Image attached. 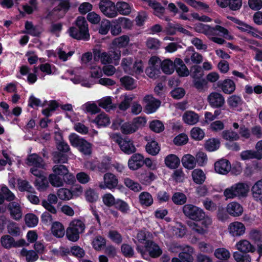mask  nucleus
<instances>
[{
	"label": "nucleus",
	"mask_w": 262,
	"mask_h": 262,
	"mask_svg": "<svg viewBox=\"0 0 262 262\" xmlns=\"http://www.w3.org/2000/svg\"><path fill=\"white\" fill-rule=\"evenodd\" d=\"M8 207L10 211V215L13 219L19 220L21 217V211L17 203L11 202L9 203Z\"/></svg>",
	"instance_id": "23"
},
{
	"label": "nucleus",
	"mask_w": 262,
	"mask_h": 262,
	"mask_svg": "<svg viewBox=\"0 0 262 262\" xmlns=\"http://www.w3.org/2000/svg\"><path fill=\"white\" fill-rule=\"evenodd\" d=\"M215 256L219 259H228L230 256L228 250L225 248H218L214 252Z\"/></svg>",
	"instance_id": "62"
},
{
	"label": "nucleus",
	"mask_w": 262,
	"mask_h": 262,
	"mask_svg": "<svg viewBox=\"0 0 262 262\" xmlns=\"http://www.w3.org/2000/svg\"><path fill=\"white\" fill-rule=\"evenodd\" d=\"M112 140L117 143L121 150L126 154L130 155L136 152L137 149L133 140L128 137L123 138L120 133H111L110 134Z\"/></svg>",
	"instance_id": "5"
},
{
	"label": "nucleus",
	"mask_w": 262,
	"mask_h": 262,
	"mask_svg": "<svg viewBox=\"0 0 262 262\" xmlns=\"http://www.w3.org/2000/svg\"><path fill=\"white\" fill-rule=\"evenodd\" d=\"M235 23L238 25L237 28L242 31L246 32L249 34H251L254 37L258 36L256 34V33L258 32V31L255 29L252 26H250L238 19H236Z\"/></svg>",
	"instance_id": "29"
},
{
	"label": "nucleus",
	"mask_w": 262,
	"mask_h": 262,
	"mask_svg": "<svg viewBox=\"0 0 262 262\" xmlns=\"http://www.w3.org/2000/svg\"><path fill=\"white\" fill-rule=\"evenodd\" d=\"M181 161L183 166L188 169H192L196 166L195 159L190 154H186L183 156Z\"/></svg>",
	"instance_id": "27"
},
{
	"label": "nucleus",
	"mask_w": 262,
	"mask_h": 262,
	"mask_svg": "<svg viewBox=\"0 0 262 262\" xmlns=\"http://www.w3.org/2000/svg\"><path fill=\"white\" fill-rule=\"evenodd\" d=\"M49 181L51 184L54 187H60L63 186V177L54 173L49 176Z\"/></svg>",
	"instance_id": "47"
},
{
	"label": "nucleus",
	"mask_w": 262,
	"mask_h": 262,
	"mask_svg": "<svg viewBox=\"0 0 262 262\" xmlns=\"http://www.w3.org/2000/svg\"><path fill=\"white\" fill-rule=\"evenodd\" d=\"M233 257L236 262H250L251 257L246 253H240L236 251L233 253Z\"/></svg>",
	"instance_id": "59"
},
{
	"label": "nucleus",
	"mask_w": 262,
	"mask_h": 262,
	"mask_svg": "<svg viewBox=\"0 0 262 262\" xmlns=\"http://www.w3.org/2000/svg\"><path fill=\"white\" fill-rule=\"evenodd\" d=\"M99 106L105 109L107 112L115 108L112 103V99L110 97H104L98 101Z\"/></svg>",
	"instance_id": "55"
},
{
	"label": "nucleus",
	"mask_w": 262,
	"mask_h": 262,
	"mask_svg": "<svg viewBox=\"0 0 262 262\" xmlns=\"http://www.w3.org/2000/svg\"><path fill=\"white\" fill-rule=\"evenodd\" d=\"M143 156L140 154H133L128 161V166L130 170H136L143 166Z\"/></svg>",
	"instance_id": "14"
},
{
	"label": "nucleus",
	"mask_w": 262,
	"mask_h": 262,
	"mask_svg": "<svg viewBox=\"0 0 262 262\" xmlns=\"http://www.w3.org/2000/svg\"><path fill=\"white\" fill-rule=\"evenodd\" d=\"M121 85L126 90H131L136 88L137 84L135 80L128 76H125L120 79Z\"/></svg>",
	"instance_id": "34"
},
{
	"label": "nucleus",
	"mask_w": 262,
	"mask_h": 262,
	"mask_svg": "<svg viewBox=\"0 0 262 262\" xmlns=\"http://www.w3.org/2000/svg\"><path fill=\"white\" fill-rule=\"evenodd\" d=\"M51 231L53 234L57 237H62L65 233L63 225L59 222H55L53 223Z\"/></svg>",
	"instance_id": "33"
},
{
	"label": "nucleus",
	"mask_w": 262,
	"mask_h": 262,
	"mask_svg": "<svg viewBox=\"0 0 262 262\" xmlns=\"http://www.w3.org/2000/svg\"><path fill=\"white\" fill-rule=\"evenodd\" d=\"M137 252L141 254L142 257L147 260L149 257L156 258L162 254V250L154 241L148 239L145 243L144 246L137 245Z\"/></svg>",
	"instance_id": "3"
},
{
	"label": "nucleus",
	"mask_w": 262,
	"mask_h": 262,
	"mask_svg": "<svg viewBox=\"0 0 262 262\" xmlns=\"http://www.w3.org/2000/svg\"><path fill=\"white\" fill-rule=\"evenodd\" d=\"M90 168L92 170L97 169L99 172L104 173L110 168V164L106 161H102L101 163H99L97 166H94L92 164Z\"/></svg>",
	"instance_id": "60"
},
{
	"label": "nucleus",
	"mask_w": 262,
	"mask_h": 262,
	"mask_svg": "<svg viewBox=\"0 0 262 262\" xmlns=\"http://www.w3.org/2000/svg\"><path fill=\"white\" fill-rule=\"evenodd\" d=\"M129 40V39L127 36L123 35L115 38L113 41V44L118 48H122L128 45Z\"/></svg>",
	"instance_id": "58"
},
{
	"label": "nucleus",
	"mask_w": 262,
	"mask_h": 262,
	"mask_svg": "<svg viewBox=\"0 0 262 262\" xmlns=\"http://www.w3.org/2000/svg\"><path fill=\"white\" fill-rule=\"evenodd\" d=\"M77 148L84 155L89 156L92 154V144L84 139Z\"/></svg>",
	"instance_id": "50"
},
{
	"label": "nucleus",
	"mask_w": 262,
	"mask_h": 262,
	"mask_svg": "<svg viewBox=\"0 0 262 262\" xmlns=\"http://www.w3.org/2000/svg\"><path fill=\"white\" fill-rule=\"evenodd\" d=\"M184 60L187 64L190 62V61H191L193 63L199 64L203 61V56L200 53L192 50L190 58L186 57Z\"/></svg>",
	"instance_id": "52"
},
{
	"label": "nucleus",
	"mask_w": 262,
	"mask_h": 262,
	"mask_svg": "<svg viewBox=\"0 0 262 262\" xmlns=\"http://www.w3.org/2000/svg\"><path fill=\"white\" fill-rule=\"evenodd\" d=\"M217 85L224 93L227 94H232L235 90V83L233 80L229 79L223 81H219Z\"/></svg>",
	"instance_id": "18"
},
{
	"label": "nucleus",
	"mask_w": 262,
	"mask_h": 262,
	"mask_svg": "<svg viewBox=\"0 0 262 262\" xmlns=\"http://www.w3.org/2000/svg\"><path fill=\"white\" fill-rule=\"evenodd\" d=\"M194 249L190 246H186L184 247L182 251L178 254V257L183 261V262H193L194 258L193 254Z\"/></svg>",
	"instance_id": "17"
},
{
	"label": "nucleus",
	"mask_w": 262,
	"mask_h": 262,
	"mask_svg": "<svg viewBox=\"0 0 262 262\" xmlns=\"http://www.w3.org/2000/svg\"><path fill=\"white\" fill-rule=\"evenodd\" d=\"M131 126L129 122H123L121 118H116L113 120L111 128L113 130L121 129V131H129Z\"/></svg>",
	"instance_id": "24"
},
{
	"label": "nucleus",
	"mask_w": 262,
	"mask_h": 262,
	"mask_svg": "<svg viewBox=\"0 0 262 262\" xmlns=\"http://www.w3.org/2000/svg\"><path fill=\"white\" fill-rule=\"evenodd\" d=\"M183 119L186 123L193 125L198 122L199 116L193 112L188 111L183 115Z\"/></svg>",
	"instance_id": "32"
},
{
	"label": "nucleus",
	"mask_w": 262,
	"mask_h": 262,
	"mask_svg": "<svg viewBox=\"0 0 262 262\" xmlns=\"http://www.w3.org/2000/svg\"><path fill=\"white\" fill-rule=\"evenodd\" d=\"M133 63V59L131 57H126L122 59L121 65L125 73L129 74L131 72Z\"/></svg>",
	"instance_id": "63"
},
{
	"label": "nucleus",
	"mask_w": 262,
	"mask_h": 262,
	"mask_svg": "<svg viewBox=\"0 0 262 262\" xmlns=\"http://www.w3.org/2000/svg\"><path fill=\"white\" fill-rule=\"evenodd\" d=\"M215 35L221 36L228 40H232L233 39V36H232L229 31L225 28L222 27L219 25H216L215 26Z\"/></svg>",
	"instance_id": "45"
},
{
	"label": "nucleus",
	"mask_w": 262,
	"mask_h": 262,
	"mask_svg": "<svg viewBox=\"0 0 262 262\" xmlns=\"http://www.w3.org/2000/svg\"><path fill=\"white\" fill-rule=\"evenodd\" d=\"M104 184H100L99 187L101 189L108 188L113 189L116 188L118 184L117 177L112 173L106 172L103 176Z\"/></svg>",
	"instance_id": "9"
},
{
	"label": "nucleus",
	"mask_w": 262,
	"mask_h": 262,
	"mask_svg": "<svg viewBox=\"0 0 262 262\" xmlns=\"http://www.w3.org/2000/svg\"><path fill=\"white\" fill-rule=\"evenodd\" d=\"M71 255L78 258H81L84 257L85 251L83 248L79 246H74L70 248Z\"/></svg>",
	"instance_id": "64"
},
{
	"label": "nucleus",
	"mask_w": 262,
	"mask_h": 262,
	"mask_svg": "<svg viewBox=\"0 0 262 262\" xmlns=\"http://www.w3.org/2000/svg\"><path fill=\"white\" fill-rule=\"evenodd\" d=\"M144 100L146 103L145 110L148 114H151L156 112L161 105L160 101L151 95L146 96L144 98Z\"/></svg>",
	"instance_id": "12"
},
{
	"label": "nucleus",
	"mask_w": 262,
	"mask_h": 262,
	"mask_svg": "<svg viewBox=\"0 0 262 262\" xmlns=\"http://www.w3.org/2000/svg\"><path fill=\"white\" fill-rule=\"evenodd\" d=\"M69 35L77 40H88L90 38L88 24L83 16H78L75 20L73 26L68 30Z\"/></svg>",
	"instance_id": "2"
},
{
	"label": "nucleus",
	"mask_w": 262,
	"mask_h": 262,
	"mask_svg": "<svg viewBox=\"0 0 262 262\" xmlns=\"http://www.w3.org/2000/svg\"><path fill=\"white\" fill-rule=\"evenodd\" d=\"M251 191L254 200L262 202V178L253 185Z\"/></svg>",
	"instance_id": "21"
},
{
	"label": "nucleus",
	"mask_w": 262,
	"mask_h": 262,
	"mask_svg": "<svg viewBox=\"0 0 262 262\" xmlns=\"http://www.w3.org/2000/svg\"><path fill=\"white\" fill-rule=\"evenodd\" d=\"M58 197L62 200H69L72 198L74 191L66 188H60L57 193Z\"/></svg>",
	"instance_id": "42"
},
{
	"label": "nucleus",
	"mask_w": 262,
	"mask_h": 262,
	"mask_svg": "<svg viewBox=\"0 0 262 262\" xmlns=\"http://www.w3.org/2000/svg\"><path fill=\"white\" fill-rule=\"evenodd\" d=\"M220 141L218 139L212 138L208 140L205 144V149L210 152L214 151L219 148Z\"/></svg>",
	"instance_id": "38"
},
{
	"label": "nucleus",
	"mask_w": 262,
	"mask_h": 262,
	"mask_svg": "<svg viewBox=\"0 0 262 262\" xmlns=\"http://www.w3.org/2000/svg\"><path fill=\"white\" fill-rule=\"evenodd\" d=\"M146 120L145 117H137L133 120L132 124H130L129 131H135L138 129H141L146 124Z\"/></svg>",
	"instance_id": "35"
},
{
	"label": "nucleus",
	"mask_w": 262,
	"mask_h": 262,
	"mask_svg": "<svg viewBox=\"0 0 262 262\" xmlns=\"http://www.w3.org/2000/svg\"><path fill=\"white\" fill-rule=\"evenodd\" d=\"M113 206L123 214L127 213L129 210V206L127 203L120 199H116Z\"/></svg>",
	"instance_id": "40"
},
{
	"label": "nucleus",
	"mask_w": 262,
	"mask_h": 262,
	"mask_svg": "<svg viewBox=\"0 0 262 262\" xmlns=\"http://www.w3.org/2000/svg\"><path fill=\"white\" fill-rule=\"evenodd\" d=\"M114 23L119 24L121 27L126 29H131L133 27L132 21L128 18L121 17L115 19Z\"/></svg>",
	"instance_id": "56"
},
{
	"label": "nucleus",
	"mask_w": 262,
	"mask_h": 262,
	"mask_svg": "<svg viewBox=\"0 0 262 262\" xmlns=\"http://www.w3.org/2000/svg\"><path fill=\"white\" fill-rule=\"evenodd\" d=\"M99 8L102 14L106 17L113 18L118 15L116 10V5L110 0H100L98 4Z\"/></svg>",
	"instance_id": "6"
},
{
	"label": "nucleus",
	"mask_w": 262,
	"mask_h": 262,
	"mask_svg": "<svg viewBox=\"0 0 262 262\" xmlns=\"http://www.w3.org/2000/svg\"><path fill=\"white\" fill-rule=\"evenodd\" d=\"M1 243L2 246L6 249L21 247L26 245V241L24 239H20L15 242L14 238L9 235L2 236Z\"/></svg>",
	"instance_id": "8"
},
{
	"label": "nucleus",
	"mask_w": 262,
	"mask_h": 262,
	"mask_svg": "<svg viewBox=\"0 0 262 262\" xmlns=\"http://www.w3.org/2000/svg\"><path fill=\"white\" fill-rule=\"evenodd\" d=\"M124 185L130 190L134 192H139L142 189V186L137 182H135L129 178L124 179Z\"/></svg>",
	"instance_id": "39"
},
{
	"label": "nucleus",
	"mask_w": 262,
	"mask_h": 262,
	"mask_svg": "<svg viewBox=\"0 0 262 262\" xmlns=\"http://www.w3.org/2000/svg\"><path fill=\"white\" fill-rule=\"evenodd\" d=\"M146 45L148 49L151 51H156L160 48L161 42L157 38L149 37L146 41Z\"/></svg>",
	"instance_id": "51"
},
{
	"label": "nucleus",
	"mask_w": 262,
	"mask_h": 262,
	"mask_svg": "<svg viewBox=\"0 0 262 262\" xmlns=\"http://www.w3.org/2000/svg\"><path fill=\"white\" fill-rule=\"evenodd\" d=\"M245 226L241 222H234L230 223L228 227V231L232 236L237 237L243 235L245 232Z\"/></svg>",
	"instance_id": "13"
},
{
	"label": "nucleus",
	"mask_w": 262,
	"mask_h": 262,
	"mask_svg": "<svg viewBox=\"0 0 262 262\" xmlns=\"http://www.w3.org/2000/svg\"><path fill=\"white\" fill-rule=\"evenodd\" d=\"M171 200L174 204L178 205H184L187 201L186 195L180 192H177L173 194Z\"/></svg>",
	"instance_id": "48"
},
{
	"label": "nucleus",
	"mask_w": 262,
	"mask_h": 262,
	"mask_svg": "<svg viewBox=\"0 0 262 262\" xmlns=\"http://www.w3.org/2000/svg\"><path fill=\"white\" fill-rule=\"evenodd\" d=\"M183 212L188 219L198 222L194 224L193 230L201 235H204L207 231L208 226L212 223L211 219L206 215L201 208L191 204L183 206Z\"/></svg>",
	"instance_id": "1"
},
{
	"label": "nucleus",
	"mask_w": 262,
	"mask_h": 262,
	"mask_svg": "<svg viewBox=\"0 0 262 262\" xmlns=\"http://www.w3.org/2000/svg\"><path fill=\"white\" fill-rule=\"evenodd\" d=\"M27 164L29 166L45 168L46 164L43 159L36 154H31L27 158Z\"/></svg>",
	"instance_id": "16"
},
{
	"label": "nucleus",
	"mask_w": 262,
	"mask_h": 262,
	"mask_svg": "<svg viewBox=\"0 0 262 262\" xmlns=\"http://www.w3.org/2000/svg\"><path fill=\"white\" fill-rule=\"evenodd\" d=\"M231 164L229 160L222 159L214 163V170L220 174H226L231 169Z\"/></svg>",
	"instance_id": "15"
},
{
	"label": "nucleus",
	"mask_w": 262,
	"mask_h": 262,
	"mask_svg": "<svg viewBox=\"0 0 262 262\" xmlns=\"http://www.w3.org/2000/svg\"><path fill=\"white\" fill-rule=\"evenodd\" d=\"M149 6L153 9L155 15L162 18L165 12V9L162 6L161 4L156 1H153L152 3H149Z\"/></svg>",
	"instance_id": "41"
},
{
	"label": "nucleus",
	"mask_w": 262,
	"mask_h": 262,
	"mask_svg": "<svg viewBox=\"0 0 262 262\" xmlns=\"http://www.w3.org/2000/svg\"><path fill=\"white\" fill-rule=\"evenodd\" d=\"M227 211L233 216H239L243 212V207L238 203L233 202L228 204L227 207Z\"/></svg>",
	"instance_id": "20"
},
{
	"label": "nucleus",
	"mask_w": 262,
	"mask_h": 262,
	"mask_svg": "<svg viewBox=\"0 0 262 262\" xmlns=\"http://www.w3.org/2000/svg\"><path fill=\"white\" fill-rule=\"evenodd\" d=\"M82 110L91 114H96L100 112V109L94 103L87 102L82 105Z\"/></svg>",
	"instance_id": "53"
},
{
	"label": "nucleus",
	"mask_w": 262,
	"mask_h": 262,
	"mask_svg": "<svg viewBox=\"0 0 262 262\" xmlns=\"http://www.w3.org/2000/svg\"><path fill=\"white\" fill-rule=\"evenodd\" d=\"M192 177L194 182L197 184H202L206 179V176L202 169H195L192 172Z\"/></svg>",
	"instance_id": "36"
},
{
	"label": "nucleus",
	"mask_w": 262,
	"mask_h": 262,
	"mask_svg": "<svg viewBox=\"0 0 262 262\" xmlns=\"http://www.w3.org/2000/svg\"><path fill=\"white\" fill-rule=\"evenodd\" d=\"M199 31L207 35H215V27H212L208 25L200 23L197 27Z\"/></svg>",
	"instance_id": "44"
},
{
	"label": "nucleus",
	"mask_w": 262,
	"mask_h": 262,
	"mask_svg": "<svg viewBox=\"0 0 262 262\" xmlns=\"http://www.w3.org/2000/svg\"><path fill=\"white\" fill-rule=\"evenodd\" d=\"M180 162L179 158L174 154H169L164 159L166 166L171 169L177 168L180 166Z\"/></svg>",
	"instance_id": "19"
},
{
	"label": "nucleus",
	"mask_w": 262,
	"mask_h": 262,
	"mask_svg": "<svg viewBox=\"0 0 262 262\" xmlns=\"http://www.w3.org/2000/svg\"><path fill=\"white\" fill-rule=\"evenodd\" d=\"M85 196L86 200L90 203H94L97 201L98 195L95 190L92 188H89L85 192Z\"/></svg>",
	"instance_id": "61"
},
{
	"label": "nucleus",
	"mask_w": 262,
	"mask_h": 262,
	"mask_svg": "<svg viewBox=\"0 0 262 262\" xmlns=\"http://www.w3.org/2000/svg\"><path fill=\"white\" fill-rule=\"evenodd\" d=\"M161 69L166 74H171L174 71L176 64L170 59H165L161 61Z\"/></svg>",
	"instance_id": "31"
},
{
	"label": "nucleus",
	"mask_w": 262,
	"mask_h": 262,
	"mask_svg": "<svg viewBox=\"0 0 262 262\" xmlns=\"http://www.w3.org/2000/svg\"><path fill=\"white\" fill-rule=\"evenodd\" d=\"M91 122L95 123L98 127H105L110 124V119L105 113H102L98 115Z\"/></svg>",
	"instance_id": "22"
},
{
	"label": "nucleus",
	"mask_w": 262,
	"mask_h": 262,
	"mask_svg": "<svg viewBox=\"0 0 262 262\" xmlns=\"http://www.w3.org/2000/svg\"><path fill=\"white\" fill-rule=\"evenodd\" d=\"M175 69L179 76H187L189 75V71L182 60L180 58H176L175 59Z\"/></svg>",
	"instance_id": "30"
},
{
	"label": "nucleus",
	"mask_w": 262,
	"mask_h": 262,
	"mask_svg": "<svg viewBox=\"0 0 262 262\" xmlns=\"http://www.w3.org/2000/svg\"><path fill=\"white\" fill-rule=\"evenodd\" d=\"M236 246L237 249L242 253L253 252L255 249L254 247L247 240L239 241L236 244Z\"/></svg>",
	"instance_id": "28"
},
{
	"label": "nucleus",
	"mask_w": 262,
	"mask_h": 262,
	"mask_svg": "<svg viewBox=\"0 0 262 262\" xmlns=\"http://www.w3.org/2000/svg\"><path fill=\"white\" fill-rule=\"evenodd\" d=\"M106 243V239L104 237L101 235H98L94 239L93 246L95 250H99L105 247Z\"/></svg>",
	"instance_id": "54"
},
{
	"label": "nucleus",
	"mask_w": 262,
	"mask_h": 262,
	"mask_svg": "<svg viewBox=\"0 0 262 262\" xmlns=\"http://www.w3.org/2000/svg\"><path fill=\"white\" fill-rule=\"evenodd\" d=\"M121 251L125 257H133L134 250L133 248L128 244H123L121 246Z\"/></svg>",
	"instance_id": "57"
},
{
	"label": "nucleus",
	"mask_w": 262,
	"mask_h": 262,
	"mask_svg": "<svg viewBox=\"0 0 262 262\" xmlns=\"http://www.w3.org/2000/svg\"><path fill=\"white\" fill-rule=\"evenodd\" d=\"M161 61L156 56H153L149 60V67L145 70L146 75L152 79L158 78L161 74Z\"/></svg>",
	"instance_id": "7"
},
{
	"label": "nucleus",
	"mask_w": 262,
	"mask_h": 262,
	"mask_svg": "<svg viewBox=\"0 0 262 262\" xmlns=\"http://www.w3.org/2000/svg\"><path fill=\"white\" fill-rule=\"evenodd\" d=\"M116 10L117 13L123 15H128L132 11V7L130 5L125 2H118L116 5Z\"/></svg>",
	"instance_id": "26"
},
{
	"label": "nucleus",
	"mask_w": 262,
	"mask_h": 262,
	"mask_svg": "<svg viewBox=\"0 0 262 262\" xmlns=\"http://www.w3.org/2000/svg\"><path fill=\"white\" fill-rule=\"evenodd\" d=\"M145 140L147 142L145 146L146 151L149 155L155 156L157 155L160 150V146L154 138L146 136Z\"/></svg>",
	"instance_id": "11"
},
{
	"label": "nucleus",
	"mask_w": 262,
	"mask_h": 262,
	"mask_svg": "<svg viewBox=\"0 0 262 262\" xmlns=\"http://www.w3.org/2000/svg\"><path fill=\"white\" fill-rule=\"evenodd\" d=\"M107 237L114 243L119 245L123 241L122 235L117 230H111L108 232Z\"/></svg>",
	"instance_id": "46"
},
{
	"label": "nucleus",
	"mask_w": 262,
	"mask_h": 262,
	"mask_svg": "<svg viewBox=\"0 0 262 262\" xmlns=\"http://www.w3.org/2000/svg\"><path fill=\"white\" fill-rule=\"evenodd\" d=\"M25 221L28 227H34L38 224V219L33 213H27L25 216Z\"/></svg>",
	"instance_id": "49"
},
{
	"label": "nucleus",
	"mask_w": 262,
	"mask_h": 262,
	"mask_svg": "<svg viewBox=\"0 0 262 262\" xmlns=\"http://www.w3.org/2000/svg\"><path fill=\"white\" fill-rule=\"evenodd\" d=\"M52 159L55 163L63 164L68 162V157L66 154L59 151H55L53 153Z\"/></svg>",
	"instance_id": "43"
},
{
	"label": "nucleus",
	"mask_w": 262,
	"mask_h": 262,
	"mask_svg": "<svg viewBox=\"0 0 262 262\" xmlns=\"http://www.w3.org/2000/svg\"><path fill=\"white\" fill-rule=\"evenodd\" d=\"M207 101L210 105L214 108L222 107L225 105L224 96L220 93L212 92L207 97Z\"/></svg>",
	"instance_id": "10"
},
{
	"label": "nucleus",
	"mask_w": 262,
	"mask_h": 262,
	"mask_svg": "<svg viewBox=\"0 0 262 262\" xmlns=\"http://www.w3.org/2000/svg\"><path fill=\"white\" fill-rule=\"evenodd\" d=\"M237 196L245 197L247 196L248 191V187L244 183H238L234 185Z\"/></svg>",
	"instance_id": "37"
},
{
	"label": "nucleus",
	"mask_w": 262,
	"mask_h": 262,
	"mask_svg": "<svg viewBox=\"0 0 262 262\" xmlns=\"http://www.w3.org/2000/svg\"><path fill=\"white\" fill-rule=\"evenodd\" d=\"M139 201L142 206L146 207L150 206L154 202L152 195L150 193L146 191L142 192L139 194Z\"/></svg>",
	"instance_id": "25"
},
{
	"label": "nucleus",
	"mask_w": 262,
	"mask_h": 262,
	"mask_svg": "<svg viewBox=\"0 0 262 262\" xmlns=\"http://www.w3.org/2000/svg\"><path fill=\"white\" fill-rule=\"evenodd\" d=\"M85 224L80 220H74L71 221L66 230V237L71 242H76L80 238V234L85 230Z\"/></svg>",
	"instance_id": "4"
}]
</instances>
